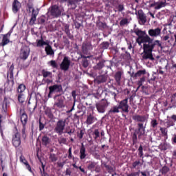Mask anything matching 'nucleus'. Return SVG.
<instances>
[{
  "instance_id": "1",
  "label": "nucleus",
  "mask_w": 176,
  "mask_h": 176,
  "mask_svg": "<svg viewBox=\"0 0 176 176\" xmlns=\"http://www.w3.org/2000/svg\"><path fill=\"white\" fill-rule=\"evenodd\" d=\"M135 34L138 35V38L136 39V42L138 43L139 46H142L143 45L144 49V54L142 56L143 60H151L153 61L155 58L152 55V51L155 49V46H159L162 47V43L160 41L155 40L153 41L152 38L149 36L145 33V32L142 30H135Z\"/></svg>"
},
{
  "instance_id": "2",
  "label": "nucleus",
  "mask_w": 176,
  "mask_h": 176,
  "mask_svg": "<svg viewBox=\"0 0 176 176\" xmlns=\"http://www.w3.org/2000/svg\"><path fill=\"white\" fill-rule=\"evenodd\" d=\"M63 12H64L63 8H60L58 6L55 5L48 9L47 14L51 19H54V17H59V16H61Z\"/></svg>"
},
{
  "instance_id": "3",
  "label": "nucleus",
  "mask_w": 176,
  "mask_h": 176,
  "mask_svg": "<svg viewBox=\"0 0 176 176\" xmlns=\"http://www.w3.org/2000/svg\"><path fill=\"white\" fill-rule=\"evenodd\" d=\"M96 109L99 113H105L107 108L109 107V102L107 100H102L96 104Z\"/></svg>"
},
{
  "instance_id": "4",
  "label": "nucleus",
  "mask_w": 176,
  "mask_h": 176,
  "mask_svg": "<svg viewBox=\"0 0 176 176\" xmlns=\"http://www.w3.org/2000/svg\"><path fill=\"white\" fill-rule=\"evenodd\" d=\"M30 52L31 50L30 49V47L26 45L23 46L21 49L19 58L24 60H27L30 56Z\"/></svg>"
},
{
  "instance_id": "5",
  "label": "nucleus",
  "mask_w": 176,
  "mask_h": 176,
  "mask_svg": "<svg viewBox=\"0 0 176 176\" xmlns=\"http://www.w3.org/2000/svg\"><path fill=\"white\" fill-rule=\"evenodd\" d=\"M64 129H65V120H60L56 123L54 131L61 135L64 133Z\"/></svg>"
},
{
  "instance_id": "6",
  "label": "nucleus",
  "mask_w": 176,
  "mask_h": 176,
  "mask_svg": "<svg viewBox=\"0 0 176 176\" xmlns=\"http://www.w3.org/2000/svg\"><path fill=\"white\" fill-rule=\"evenodd\" d=\"M49 90L50 92L48 94V97L49 98H52V94H53L54 93H60V91L63 90V87L60 85H54L49 87Z\"/></svg>"
},
{
  "instance_id": "7",
  "label": "nucleus",
  "mask_w": 176,
  "mask_h": 176,
  "mask_svg": "<svg viewBox=\"0 0 176 176\" xmlns=\"http://www.w3.org/2000/svg\"><path fill=\"white\" fill-rule=\"evenodd\" d=\"M69 65H71V60L68 57L65 56L60 64V69L62 71H68L69 69Z\"/></svg>"
},
{
  "instance_id": "8",
  "label": "nucleus",
  "mask_w": 176,
  "mask_h": 176,
  "mask_svg": "<svg viewBox=\"0 0 176 176\" xmlns=\"http://www.w3.org/2000/svg\"><path fill=\"white\" fill-rule=\"evenodd\" d=\"M148 35L151 38H157L162 34V29L160 28H156L155 29L148 30Z\"/></svg>"
},
{
  "instance_id": "9",
  "label": "nucleus",
  "mask_w": 176,
  "mask_h": 176,
  "mask_svg": "<svg viewBox=\"0 0 176 176\" xmlns=\"http://www.w3.org/2000/svg\"><path fill=\"white\" fill-rule=\"evenodd\" d=\"M56 98H57V100L54 103V106L57 107L58 108H64V99L63 98V97L57 95L54 97L55 100Z\"/></svg>"
},
{
  "instance_id": "10",
  "label": "nucleus",
  "mask_w": 176,
  "mask_h": 176,
  "mask_svg": "<svg viewBox=\"0 0 176 176\" xmlns=\"http://www.w3.org/2000/svg\"><path fill=\"white\" fill-rule=\"evenodd\" d=\"M12 144L15 148L20 146V144H21V140H20V133H16L14 135L12 138Z\"/></svg>"
},
{
  "instance_id": "11",
  "label": "nucleus",
  "mask_w": 176,
  "mask_h": 176,
  "mask_svg": "<svg viewBox=\"0 0 176 176\" xmlns=\"http://www.w3.org/2000/svg\"><path fill=\"white\" fill-rule=\"evenodd\" d=\"M128 99L126 98L120 102L118 105L120 109H122L123 112H129V104H127Z\"/></svg>"
},
{
  "instance_id": "12",
  "label": "nucleus",
  "mask_w": 176,
  "mask_h": 176,
  "mask_svg": "<svg viewBox=\"0 0 176 176\" xmlns=\"http://www.w3.org/2000/svg\"><path fill=\"white\" fill-rule=\"evenodd\" d=\"M93 50V46L91 43H84L82 46V52L84 54H87L90 50Z\"/></svg>"
},
{
  "instance_id": "13",
  "label": "nucleus",
  "mask_w": 176,
  "mask_h": 176,
  "mask_svg": "<svg viewBox=\"0 0 176 176\" xmlns=\"http://www.w3.org/2000/svg\"><path fill=\"white\" fill-rule=\"evenodd\" d=\"M10 35H12V31L3 35L2 42L1 43V46H6V45L10 42Z\"/></svg>"
},
{
  "instance_id": "14",
  "label": "nucleus",
  "mask_w": 176,
  "mask_h": 176,
  "mask_svg": "<svg viewBox=\"0 0 176 176\" xmlns=\"http://www.w3.org/2000/svg\"><path fill=\"white\" fill-rule=\"evenodd\" d=\"M132 119L135 120V122H146L148 120V118L145 116H140V115H135L132 117Z\"/></svg>"
},
{
  "instance_id": "15",
  "label": "nucleus",
  "mask_w": 176,
  "mask_h": 176,
  "mask_svg": "<svg viewBox=\"0 0 176 176\" xmlns=\"http://www.w3.org/2000/svg\"><path fill=\"white\" fill-rule=\"evenodd\" d=\"M138 16H139V23L140 24L143 25V24L146 23V16H145L144 12H142V11L138 12Z\"/></svg>"
},
{
  "instance_id": "16",
  "label": "nucleus",
  "mask_w": 176,
  "mask_h": 176,
  "mask_svg": "<svg viewBox=\"0 0 176 176\" xmlns=\"http://www.w3.org/2000/svg\"><path fill=\"white\" fill-rule=\"evenodd\" d=\"M20 6H21V4H20V2L17 0H14V1L12 3V11L14 13H17L19 12V10L20 9Z\"/></svg>"
},
{
  "instance_id": "17",
  "label": "nucleus",
  "mask_w": 176,
  "mask_h": 176,
  "mask_svg": "<svg viewBox=\"0 0 176 176\" xmlns=\"http://www.w3.org/2000/svg\"><path fill=\"white\" fill-rule=\"evenodd\" d=\"M87 155L86 154V148H85V145L82 144V146L80 148V158L81 160L86 158Z\"/></svg>"
},
{
  "instance_id": "18",
  "label": "nucleus",
  "mask_w": 176,
  "mask_h": 176,
  "mask_svg": "<svg viewBox=\"0 0 176 176\" xmlns=\"http://www.w3.org/2000/svg\"><path fill=\"white\" fill-rule=\"evenodd\" d=\"M138 136L141 137V135H144L145 134V126H144V124L139 123L138 124Z\"/></svg>"
},
{
  "instance_id": "19",
  "label": "nucleus",
  "mask_w": 176,
  "mask_h": 176,
  "mask_svg": "<svg viewBox=\"0 0 176 176\" xmlns=\"http://www.w3.org/2000/svg\"><path fill=\"white\" fill-rule=\"evenodd\" d=\"M45 50L47 56H54V51L53 50V48L49 43L45 47Z\"/></svg>"
},
{
  "instance_id": "20",
  "label": "nucleus",
  "mask_w": 176,
  "mask_h": 176,
  "mask_svg": "<svg viewBox=\"0 0 176 176\" xmlns=\"http://www.w3.org/2000/svg\"><path fill=\"white\" fill-rule=\"evenodd\" d=\"M114 78L117 85L120 86V80H122V72H117L114 76Z\"/></svg>"
},
{
  "instance_id": "21",
  "label": "nucleus",
  "mask_w": 176,
  "mask_h": 176,
  "mask_svg": "<svg viewBox=\"0 0 176 176\" xmlns=\"http://www.w3.org/2000/svg\"><path fill=\"white\" fill-rule=\"evenodd\" d=\"M49 41H43V38H41L40 40H37L36 46L37 47H43V46H47Z\"/></svg>"
},
{
  "instance_id": "22",
  "label": "nucleus",
  "mask_w": 176,
  "mask_h": 176,
  "mask_svg": "<svg viewBox=\"0 0 176 176\" xmlns=\"http://www.w3.org/2000/svg\"><path fill=\"white\" fill-rule=\"evenodd\" d=\"M96 120H97V119L94 118V116H93L92 115H89L87 116V124H93V123H94Z\"/></svg>"
},
{
  "instance_id": "23",
  "label": "nucleus",
  "mask_w": 176,
  "mask_h": 176,
  "mask_svg": "<svg viewBox=\"0 0 176 176\" xmlns=\"http://www.w3.org/2000/svg\"><path fill=\"white\" fill-rule=\"evenodd\" d=\"M28 120V118L27 117V114H25V113H22L21 116V121L23 124V126H25Z\"/></svg>"
},
{
  "instance_id": "24",
  "label": "nucleus",
  "mask_w": 176,
  "mask_h": 176,
  "mask_svg": "<svg viewBox=\"0 0 176 176\" xmlns=\"http://www.w3.org/2000/svg\"><path fill=\"white\" fill-rule=\"evenodd\" d=\"M18 94H23L24 91H25V85L23 84H21L19 85L17 89Z\"/></svg>"
},
{
  "instance_id": "25",
  "label": "nucleus",
  "mask_w": 176,
  "mask_h": 176,
  "mask_svg": "<svg viewBox=\"0 0 176 176\" xmlns=\"http://www.w3.org/2000/svg\"><path fill=\"white\" fill-rule=\"evenodd\" d=\"M18 101L23 104L25 101V95L24 94H18Z\"/></svg>"
},
{
  "instance_id": "26",
  "label": "nucleus",
  "mask_w": 176,
  "mask_h": 176,
  "mask_svg": "<svg viewBox=\"0 0 176 176\" xmlns=\"http://www.w3.org/2000/svg\"><path fill=\"white\" fill-rule=\"evenodd\" d=\"M120 108L119 106H113L109 111V113H119Z\"/></svg>"
},
{
  "instance_id": "27",
  "label": "nucleus",
  "mask_w": 176,
  "mask_h": 176,
  "mask_svg": "<svg viewBox=\"0 0 176 176\" xmlns=\"http://www.w3.org/2000/svg\"><path fill=\"white\" fill-rule=\"evenodd\" d=\"M20 161L23 163V164H25L26 167L28 168L29 171H31V166H30V165L28 164V162H27V161L25 160V159H24V157L21 156L20 157Z\"/></svg>"
},
{
  "instance_id": "28",
  "label": "nucleus",
  "mask_w": 176,
  "mask_h": 176,
  "mask_svg": "<svg viewBox=\"0 0 176 176\" xmlns=\"http://www.w3.org/2000/svg\"><path fill=\"white\" fill-rule=\"evenodd\" d=\"M50 142V138H49L47 136H43L42 138V144L43 145H48Z\"/></svg>"
},
{
  "instance_id": "29",
  "label": "nucleus",
  "mask_w": 176,
  "mask_h": 176,
  "mask_svg": "<svg viewBox=\"0 0 176 176\" xmlns=\"http://www.w3.org/2000/svg\"><path fill=\"white\" fill-rule=\"evenodd\" d=\"M105 63L104 60L99 62L95 67V69H102V68H104V63Z\"/></svg>"
},
{
  "instance_id": "30",
  "label": "nucleus",
  "mask_w": 176,
  "mask_h": 176,
  "mask_svg": "<svg viewBox=\"0 0 176 176\" xmlns=\"http://www.w3.org/2000/svg\"><path fill=\"white\" fill-rule=\"evenodd\" d=\"M42 74L43 78H52V72L46 71V70H43L42 71Z\"/></svg>"
},
{
  "instance_id": "31",
  "label": "nucleus",
  "mask_w": 176,
  "mask_h": 176,
  "mask_svg": "<svg viewBox=\"0 0 176 176\" xmlns=\"http://www.w3.org/2000/svg\"><path fill=\"white\" fill-rule=\"evenodd\" d=\"M146 74V72L145 70H139L135 74V78H140V76H142V75H145Z\"/></svg>"
},
{
  "instance_id": "32",
  "label": "nucleus",
  "mask_w": 176,
  "mask_h": 176,
  "mask_svg": "<svg viewBox=\"0 0 176 176\" xmlns=\"http://www.w3.org/2000/svg\"><path fill=\"white\" fill-rule=\"evenodd\" d=\"M13 69H14V65L12 64L8 72V76H10V78H13Z\"/></svg>"
},
{
  "instance_id": "33",
  "label": "nucleus",
  "mask_w": 176,
  "mask_h": 176,
  "mask_svg": "<svg viewBox=\"0 0 176 176\" xmlns=\"http://www.w3.org/2000/svg\"><path fill=\"white\" fill-rule=\"evenodd\" d=\"M163 6H164V3L163 1L156 2L155 9H156L157 10L159 9H162V8H163Z\"/></svg>"
},
{
  "instance_id": "34",
  "label": "nucleus",
  "mask_w": 176,
  "mask_h": 176,
  "mask_svg": "<svg viewBox=\"0 0 176 176\" xmlns=\"http://www.w3.org/2000/svg\"><path fill=\"white\" fill-rule=\"evenodd\" d=\"M96 164L97 162H89L87 166L88 170H93V168H95Z\"/></svg>"
},
{
  "instance_id": "35",
  "label": "nucleus",
  "mask_w": 176,
  "mask_h": 176,
  "mask_svg": "<svg viewBox=\"0 0 176 176\" xmlns=\"http://www.w3.org/2000/svg\"><path fill=\"white\" fill-rule=\"evenodd\" d=\"M45 115H47L50 119H53L54 118L53 113H52V110H50V109H47L45 110Z\"/></svg>"
},
{
  "instance_id": "36",
  "label": "nucleus",
  "mask_w": 176,
  "mask_h": 176,
  "mask_svg": "<svg viewBox=\"0 0 176 176\" xmlns=\"http://www.w3.org/2000/svg\"><path fill=\"white\" fill-rule=\"evenodd\" d=\"M98 83H104V82H107V78L104 76H100L98 77Z\"/></svg>"
},
{
  "instance_id": "37",
  "label": "nucleus",
  "mask_w": 176,
  "mask_h": 176,
  "mask_svg": "<svg viewBox=\"0 0 176 176\" xmlns=\"http://www.w3.org/2000/svg\"><path fill=\"white\" fill-rule=\"evenodd\" d=\"M13 90V85L8 84L4 89V91H12Z\"/></svg>"
},
{
  "instance_id": "38",
  "label": "nucleus",
  "mask_w": 176,
  "mask_h": 176,
  "mask_svg": "<svg viewBox=\"0 0 176 176\" xmlns=\"http://www.w3.org/2000/svg\"><path fill=\"white\" fill-rule=\"evenodd\" d=\"M126 24H129V19L124 18V19H122L121 20V21L120 22V25H126Z\"/></svg>"
},
{
  "instance_id": "39",
  "label": "nucleus",
  "mask_w": 176,
  "mask_h": 176,
  "mask_svg": "<svg viewBox=\"0 0 176 176\" xmlns=\"http://www.w3.org/2000/svg\"><path fill=\"white\" fill-rule=\"evenodd\" d=\"M160 131L164 137H167L168 130L167 128H160Z\"/></svg>"
},
{
  "instance_id": "40",
  "label": "nucleus",
  "mask_w": 176,
  "mask_h": 176,
  "mask_svg": "<svg viewBox=\"0 0 176 176\" xmlns=\"http://www.w3.org/2000/svg\"><path fill=\"white\" fill-rule=\"evenodd\" d=\"M144 82H145V78L142 77V78H140V80L138 82V87L137 90H138V89H140V86L142 85V83H144Z\"/></svg>"
},
{
  "instance_id": "41",
  "label": "nucleus",
  "mask_w": 176,
  "mask_h": 176,
  "mask_svg": "<svg viewBox=\"0 0 176 176\" xmlns=\"http://www.w3.org/2000/svg\"><path fill=\"white\" fill-rule=\"evenodd\" d=\"M50 160L52 162H57V157L54 154H51L50 155Z\"/></svg>"
},
{
  "instance_id": "42",
  "label": "nucleus",
  "mask_w": 176,
  "mask_h": 176,
  "mask_svg": "<svg viewBox=\"0 0 176 176\" xmlns=\"http://www.w3.org/2000/svg\"><path fill=\"white\" fill-rule=\"evenodd\" d=\"M170 170V168L167 166H164L162 169V174H167V172Z\"/></svg>"
},
{
  "instance_id": "43",
  "label": "nucleus",
  "mask_w": 176,
  "mask_h": 176,
  "mask_svg": "<svg viewBox=\"0 0 176 176\" xmlns=\"http://www.w3.org/2000/svg\"><path fill=\"white\" fill-rule=\"evenodd\" d=\"M49 64H50L51 67H53V68H57V63H56L55 60L50 61Z\"/></svg>"
},
{
  "instance_id": "44",
  "label": "nucleus",
  "mask_w": 176,
  "mask_h": 176,
  "mask_svg": "<svg viewBox=\"0 0 176 176\" xmlns=\"http://www.w3.org/2000/svg\"><path fill=\"white\" fill-rule=\"evenodd\" d=\"M138 151H139V156L140 157H142V156H144V153H143V148H142V146H140L139 148H138Z\"/></svg>"
},
{
  "instance_id": "45",
  "label": "nucleus",
  "mask_w": 176,
  "mask_h": 176,
  "mask_svg": "<svg viewBox=\"0 0 176 176\" xmlns=\"http://www.w3.org/2000/svg\"><path fill=\"white\" fill-rule=\"evenodd\" d=\"M151 126H153V128L155 129V127H156L157 126V120H153L151 122Z\"/></svg>"
},
{
  "instance_id": "46",
  "label": "nucleus",
  "mask_w": 176,
  "mask_h": 176,
  "mask_svg": "<svg viewBox=\"0 0 176 176\" xmlns=\"http://www.w3.org/2000/svg\"><path fill=\"white\" fill-rule=\"evenodd\" d=\"M36 20V14H33V15H32V18L30 19V23H35Z\"/></svg>"
},
{
  "instance_id": "47",
  "label": "nucleus",
  "mask_w": 176,
  "mask_h": 176,
  "mask_svg": "<svg viewBox=\"0 0 176 176\" xmlns=\"http://www.w3.org/2000/svg\"><path fill=\"white\" fill-rule=\"evenodd\" d=\"M95 171L96 173H100V171H101V168L100 167V165H98V164L96 163V165L95 166Z\"/></svg>"
},
{
  "instance_id": "48",
  "label": "nucleus",
  "mask_w": 176,
  "mask_h": 176,
  "mask_svg": "<svg viewBox=\"0 0 176 176\" xmlns=\"http://www.w3.org/2000/svg\"><path fill=\"white\" fill-rule=\"evenodd\" d=\"M94 135H96L95 140H97V138H98V137H100V131H98V129L95 130Z\"/></svg>"
},
{
  "instance_id": "49",
  "label": "nucleus",
  "mask_w": 176,
  "mask_h": 176,
  "mask_svg": "<svg viewBox=\"0 0 176 176\" xmlns=\"http://www.w3.org/2000/svg\"><path fill=\"white\" fill-rule=\"evenodd\" d=\"M43 129H45V124H43V123H42L41 122H39V131H42Z\"/></svg>"
},
{
  "instance_id": "50",
  "label": "nucleus",
  "mask_w": 176,
  "mask_h": 176,
  "mask_svg": "<svg viewBox=\"0 0 176 176\" xmlns=\"http://www.w3.org/2000/svg\"><path fill=\"white\" fill-rule=\"evenodd\" d=\"M30 9H32V16H33V14H36V16H38V11L32 8H30Z\"/></svg>"
},
{
  "instance_id": "51",
  "label": "nucleus",
  "mask_w": 176,
  "mask_h": 176,
  "mask_svg": "<svg viewBox=\"0 0 176 176\" xmlns=\"http://www.w3.org/2000/svg\"><path fill=\"white\" fill-rule=\"evenodd\" d=\"M124 10V6L123 5L120 4L118 6V11L119 12H123Z\"/></svg>"
},
{
  "instance_id": "52",
  "label": "nucleus",
  "mask_w": 176,
  "mask_h": 176,
  "mask_svg": "<svg viewBox=\"0 0 176 176\" xmlns=\"http://www.w3.org/2000/svg\"><path fill=\"white\" fill-rule=\"evenodd\" d=\"M140 164H141V162L140 161H135L133 164V167H134V168H135V167H137V166H138Z\"/></svg>"
},
{
  "instance_id": "53",
  "label": "nucleus",
  "mask_w": 176,
  "mask_h": 176,
  "mask_svg": "<svg viewBox=\"0 0 176 176\" xmlns=\"http://www.w3.org/2000/svg\"><path fill=\"white\" fill-rule=\"evenodd\" d=\"M65 32L67 35L69 34V27L68 25L65 26Z\"/></svg>"
},
{
  "instance_id": "54",
  "label": "nucleus",
  "mask_w": 176,
  "mask_h": 176,
  "mask_svg": "<svg viewBox=\"0 0 176 176\" xmlns=\"http://www.w3.org/2000/svg\"><path fill=\"white\" fill-rule=\"evenodd\" d=\"M69 159H72V151L71 148H69V155H68Z\"/></svg>"
},
{
  "instance_id": "55",
  "label": "nucleus",
  "mask_w": 176,
  "mask_h": 176,
  "mask_svg": "<svg viewBox=\"0 0 176 176\" xmlns=\"http://www.w3.org/2000/svg\"><path fill=\"white\" fill-rule=\"evenodd\" d=\"M83 67H85V68L89 67V62L87 60H85L83 62V64H82Z\"/></svg>"
},
{
  "instance_id": "56",
  "label": "nucleus",
  "mask_w": 176,
  "mask_h": 176,
  "mask_svg": "<svg viewBox=\"0 0 176 176\" xmlns=\"http://www.w3.org/2000/svg\"><path fill=\"white\" fill-rule=\"evenodd\" d=\"M79 170H80L81 173H83L84 174H86V170L82 166L78 167Z\"/></svg>"
},
{
  "instance_id": "57",
  "label": "nucleus",
  "mask_w": 176,
  "mask_h": 176,
  "mask_svg": "<svg viewBox=\"0 0 176 176\" xmlns=\"http://www.w3.org/2000/svg\"><path fill=\"white\" fill-rule=\"evenodd\" d=\"M168 39H170V36H168V35L164 36L163 37V41H168Z\"/></svg>"
},
{
  "instance_id": "58",
  "label": "nucleus",
  "mask_w": 176,
  "mask_h": 176,
  "mask_svg": "<svg viewBox=\"0 0 176 176\" xmlns=\"http://www.w3.org/2000/svg\"><path fill=\"white\" fill-rule=\"evenodd\" d=\"M72 97H74V98H76V91H73L72 92Z\"/></svg>"
},
{
  "instance_id": "59",
  "label": "nucleus",
  "mask_w": 176,
  "mask_h": 176,
  "mask_svg": "<svg viewBox=\"0 0 176 176\" xmlns=\"http://www.w3.org/2000/svg\"><path fill=\"white\" fill-rule=\"evenodd\" d=\"M3 103H4L6 105H8V104H9V102H8V98H4Z\"/></svg>"
},
{
  "instance_id": "60",
  "label": "nucleus",
  "mask_w": 176,
  "mask_h": 176,
  "mask_svg": "<svg viewBox=\"0 0 176 176\" xmlns=\"http://www.w3.org/2000/svg\"><path fill=\"white\" fill-rule=\"evenodd\" d=\"M174 122H168V127H170V126H174Z\"/></svg>"
},
{
  "instance_id": "61",
  "label": "nucleus",
  "mask_w": 176,
  "mask_h": 176,
  "mask_svg": "<svg viewBox=\"0 0 176 176\" xmlns=\"http://www.w3.org/2000/svg\"><path fill=\"white\" fill-rule=\"evenodd\" d=\"M66 175H71V170H69V169H67V170H66Z\"/></svg>"
},
{
  "instance_id": "62",
  "label": "nucleus",
  "mask_w": 176,
  "mask_h": 176,
  "mask_svg": "<svg viewBox=\"0 0 176 176\" xmlns=\"http://www.w3.org/2000/svg\"><path fill=\"white\" fill-rule=\"evenodd\" d=\"M171 118L173 120L176 121V115H173Z\"/></svg>"
},
{
  "instance_id": "63",
  "label": "nucleus",
  "mask_w": 176,
  "mask_h": 176,
  "mask_svg": "<svg viewBox=\"0 0 176 176\" xmlns=\"http://www.w3.org/2000/svg\"><path fill=\"white\" fill-rule=\"evenodd\" d=\"M173 141L175 142V144H176V135H175L174 138H173Z\"/></svg>"
},
{
  "instance_id": "64",
  "label": "nucleus",
  "mask_w": 176,
  "mask_h": 176,
  "mask_svg": "<svg viewBox=\"0 0 176 176\" xmlns=\"http://www.w3.org/2000/svg\"><path fill=\"white\" fill-rule=\"evenodd\" d=\"M136 175H137V173H131V174L129 175L128 176H136Z\"/></svg>"
}]
</instances>
